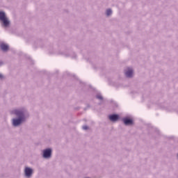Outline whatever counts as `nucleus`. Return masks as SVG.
I'll return each mask as SVG.
<instances>
[{
  "label": "nucleus",
  "mask_w": 178,
  "mask_h": 178,
  "mask_svg": "<svg viewBox=\"0 0 178 178\" xmlns=\"http://www.w3.org/2000/svg\"><path fill=\"white\" fill-rule=\"evenodd\" d=\"M34 175V170L30 167H25L24 170V177L25 178H31Z\"/></svg>",
  "instance_id": "7ed1b4c3"
},
{
  "label": "nucleus",
  "mask_w": 178,
  "mask_h": 178,
  "mask_svg": "<svg viewBox=\"0 0 178 178\" xmlns=\"http://www.w3.org/2000/svg\"><path fill=\"white\" fill-rule=\"evenodd\" d=\"M96 98H97V99H100V100L104 99V97H102V95H97Z\"/></svg>",
  "instance_id": "9d476101"
},
{
  "label": "nucleus",
  "mask_w": 178,
  "mask_h": 178,
  "mask_svg": "<svg viewBox=\"0 0 178 178\" xmlns=\"http://www.w3.org/2000/svg\"><path fill=\"white\" fill-rule=\"evenodd\" d=\"M122 122L125 126H131L134 123L133 120L129 118H124L122 119Z\"/></svg>",
  "instance_id": "39448f33"
},
{
  "label": "nucleus",
  "mask_w": 178,
  "mask_h": 178,
  "mask_svg": "<svg viewBox=\"0 0 178 178\" xmlns=\"http://www.w3.org/2000/svg\"><path fill=\"white\" fill-rule=\"evenodd\" d=\"M74 58H76V56H74Z\"/></svg>",
  "instance_id": "2eb2a0df"
},
{
  "label": "nucleus",
  "mask_w": 178,
  "mask_h": 178,
  "mask_svg": "<svg viewBox=\"0 0 178 178\" xmlns=\"http://www.w3.org/2000/svg\"><path fill=\"white\" fill-rule=\"evenodd\" d=\"M0 22H1L2 27L8 28L10 26V21L6 17V14L3 11H0Z\"/></svg>",
  "instance_id": "f03ea898"
},
{
  "label": "nucleus",
  "mask_w": 178,
  "mask_h": 178,
  "mask_svg": "<svg viewBox=\"0 0 178 178\" xmlns=\"http://www.w3.org/2000/svg\"><path fill=\"white\" fill-rule=\"evenodd\" d=\"M3 79V75L2 74H0V79L2 80Z\"/></svg>",
  "instance_id": "f8f14e48"
},
{
  "label": "nucleus",
  "mask_w": 178,
  "mask_h": 178,
  "mask_svg": "<svg viewBox=\"0 0 178 178\" xmlns=\"http://www.w3.org/2000/svg\"><path fill=\"white\" fill-rule=\"evenodd\" d=\"M111 122H118L119 120V115L118 114H112L108 116Z\"/></svg>",
  "instance_id": "0eeeda50"
},
{
  "label": "nucleus",
  "mask_w": 178,
  "mask_h": 178,
  "mask_svg": "<svg viewBox=\"0 0 178 178\" xmlns=\"http://www.w3.org/2000/svg\"><path fill=\"white\" fill-rule=\"evenodd\" d=\"M42 158L44 159H50L52 158V149L47 148L42 150Z\"/></svg>",
  "instance_id": "20e7f679"
},
{
  "label": "nucleus",
  "mask_w": 178,
  "mask_h": 178,
  "mask_svg": "<svg viewBox=\"0 0 178 178\" xmlns=\"http://www.w3.org/2000/svg\"><path fill=\"white\" fill-rule=\"evenodd\" d=\"M125 76L126 77L131 78L133 77V69L128 68L125 70Z\"/></svg>",
  "instance_id": "6e6552de"
},
{
  "label": "nucleus",
  "mask_w": 178,
  "mask_h": 178,
  "mask_svg": "<svg viewBox=\"0 0 178 178\" xmlns=\"http://www.w3.org/2000/svg\"><path fill=\"white\" fill-rule=\"evenodd\" d=\"M10 114L15 116L11 120L13 127H19L23 123H26L27 119L30 118V113H29V110L26 107L14 108L10 111Z\"/></svg>",
  "instance_id": "f257e3e1"
},
{
  "label": "nucleus",
  "mask_w": 178,
  "mask_h": 178,
  "mask_svg": "<svg viewBox=\"0 0 178 178\" xmlns=\"http://www.w3.org/2000/svg\"><path fill=\"white\" fill-rule=\"evenodd\" d=\"M64 56H69L68 54H63Z\"/></svg>",
  "instance_id": "4468645a"
},
{
  "label": "nucleus",
  "mask_w": 178,
  "mask_h": 178,
  "mask_svg": "<svg viewBox=\"0 0 178 178\" xmlns=\"http://www.w3.org/2000/svg\"><path fill=\"white\" fill-rule=\"evenodd\" d=\"M106 15L107 17H109L112 15V10L111 8H108L106 10Z\"/></svg>",
  "instance_id": "1a4fd4ad"
},
{
  "label": "nucleus",
  "mask_w": 178,
  "mask_h": 178,
  "mask_svg": "<svg viewBox=\"0 0 178 178\" xmlns=\"http://www.w3.org/2000/svg\"><path fill=\"white\" fill-rule=\"evenodd\" d=\"M3 65V61L0 60V66H2Z\"/></svg>",
  "instance_id": "ddd939ff"
},
{
  "label": "nucleus",
  "mask_w": 178,
  "mask_h": 178,
  "mask_svg": "<svg viewBox=\"0 0 178 178\" xmlns=\"http://www.w3.org/2000/svg\"><path fill=\"white\" fill-rule=\"evenodd\" d=\"M82 129L83 130H88V127L87 125H84V126L82 127Z\"/></svg>",
  "instance_id": "9b49d317"
},
{
  "label": "nucleus",
  "mask_w": 178,
  "mask_h": 178,
  "mask_svg": "<svg viewBox=\"0 0 178 178\" xmlns=\"http://www.w3.org/2000/svg\"><path fill=\"white\" fill-rule=\"evenodd\" d=\"M0 49H1V51H3V52H8V51H9V45L1 42L0 44Z\"/></svg>",
  "instance_id": "423d86ee"
}]
</instances>
